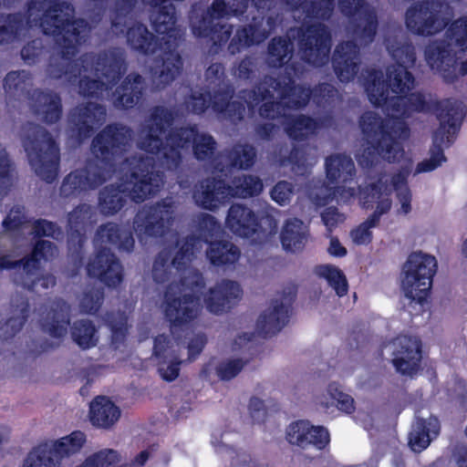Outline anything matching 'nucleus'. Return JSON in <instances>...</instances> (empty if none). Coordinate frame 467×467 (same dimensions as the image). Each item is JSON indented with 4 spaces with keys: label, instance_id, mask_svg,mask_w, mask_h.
<instances>
[{
    "label": "nucleus",
    "instance_id": "4468645a",
    "mask_svg": "<svg viewBox=\"0 0 467 467\" xmlns=\"http://www.w3.org/2000/svg\"><path fill=\"white\" fill-rule=\"evenodd\" d=\"M437 267L435 256L421 251L411 253L403 265L400 277L405 296L422 304L431 288Z\"/></svg>",
    "mask_w": 467,
    "mask_h": 467
},
{
    "label": "nucleus",
    "instance_id": "f257e3e1",
    "mask_svg": "<svg viewBox=\"0 0 467 467\" xmlns=\"http://www.w3.org/2000/svg\"><path fill=\"white\" fill-rule=\"evenodd\" d=\"M74 10L70 5L57 0H32L27 9L26 20L21 15L0 17V44H13L25 38L33 26H39L46 35H53L58 46L57 54L52 56L47 72L51 78L68 82L78 76L79 92L83 96L102 95L103 88H109L125 71L121 57L105 54L95 59L85 56L72 61L77 46L84 40L87 24L84 20H74Z\"/></svg>",
    "mask_w": 467,
    "mask_h": 467
},
{
    "label": "nucleus",
    "instance_id": "9b49d317",
    "mask_svg": "<svg viewBox=\"0 0 467 467\" xmlns=\"http://www.w3.org/2000/svg\"><path fill=\"white\" fill-rule=\"evenodd\" d=\"M22 145L34 172L47 182L57 176L59 149L52 136L42 127L26 125L23 130Z\"/></svg>",
    "mask_w": 467,
    "mask_h": 467
},
{
    "label": "nucleus",
    "instance_id": "c9c22d12",
    "mask_svg": "<svg viewBox=\"0 0 467 467\" xmlns=\"http://www.w3.org/2000/svg\"><path fill=\"white\" fill-rule=\"evenodd\" d=\"M88 417L93 426L109 429L119 420L120 410L109 398L99 396L90 402Z\"/></svg>",
    "mask_w": 467,
    "mask_h": 467
},
{
    "label": "nucleus",
    "instance_id": "9d476101",
    "mask_svg": "<svg viewBox=\"0 0 467 467\" xmlns=\"http://www.w3.org/2000/svg\"><path fill=\"white\" fill-rule=\"evenodd\" d=\"M291 80L288 83L277 82L272 78H266L265 81L257 88V90L244 92V99L249 108H254L261 101L264 104L259 111L265 118L275 119L278 117L280 107L299 108L306 105L310 98V91L302 87H290Z\"/></svg>",
    "mask_w": 467,
    "mask_h": 467
},
{
    "label": "nucleus",
    "instance_id": "de8ad7c7",
    "mask_svg": "<svg viewBox=\"0 0 467 467\" xmlns=\"http://www.w3.org/2000/svg\"><path fill=\"white\" fill-rule=\"evenodd\" d=\"M207 256L213 265L234 264L238 260L240 251L230 242H215L210 244Z\"/></svg>",
    "mask_w": 467,
    "mask_h": 467
},
{
    "label": "nucleus",
    "instance_id": "f03ea898",
    "mask_svg": "<svg viewBox=\"0 0 467 467\" xmlns=\"http://www.w3.org/2000/svg\"><path fill=\"white\" fill-rule=\"evenodd\" d=\"M195 244V239L189 242H180L173 248V257L170 262L171 252L161 251L155 259L152 267V277L156 283H164L170 279L171 269L180 272L183 268V280L180 285L174 280L169 285L165 292L164 312L171 327L182 326L195 318L199 313L201 303L197 294L203 286L201 275L192 270L184 268L194 255L193 250L202 248L201 242Z\"/></svg>",
    "mask_w": 467,
    "mask_h": 467
},
{
    "label": "nucleus",
    "instance_id": "473e14b6",
    "mask_svg": "<svg viewBox=\"0 0 467 467\" xmlns=\"http://www.w3.org/2000/svg\"><path fill=\"white\" fill-rule=\"evenodd\" d=\"M226 227L234 234L249 237L257 232L259 223L254 213L241 204H233L225 219Z\"/></svg>",
    "mask_w": 467,
    "mask_h": 467
},
{
    "label": "nucleus",
    "instance_id": "6e6552de",
    "mask_svg": "<svg viewBox=\"0 0 467 467\" xmlns=\"http://www.w3.org/2000/svg\"><path fill=\"white\" fill-rule=\"evenodd\" d=\"M298 37L299 54L307 63L320 67L328 62L331 36L324 25H313L304 28H291L286 37L274 38L268 47V64L277 67L287 62L294 46L291 38Z\"/></svg>",
    "mask_w": 467,
    "mask_h": 467
},
{
    "label": "nucleus",
    "instance_id": "f8f14e48",
    "mask_svg": "<svg viewBox=\"0 0 467 467\" xmlns=\"http://www.w3.org/2000/svg\"><path fill=\"white\" fill-rule=\"evenodd\" d=\"M262 190V181L253 175L236 177L228 186L221 180L207 179L195 190L193 198L199 206L213 211L229 197H251L259 194Z\"/></svg>",
    "mask_w": 467,
    "mask_h": 467
},
{
    "label": "nucleus",
    "instance_id": "69168bd1",
    "mask_svg": "<svg viewBox=\"0 0 467 467\" xmlns=\"http://www.w3.org/2000/svg\"><path fill=\"white\" fill-rule=\"evenodd\" d=\"M103 301L101 289H93L85 293L80 298L79 306L82 312L88 314L96 313Z\"/></svg>",
    "mask_w": 467,
    "mask_h": 467
},
{
    "label": "nucleus",
    "instance_id": "ddd939ff",
    "mask_svg": "<svg viewBox=\"0 0 467 467\" xmlns=\"http://www.w3.org/2000/svg\"><path fill=\"white\" fill-rule=\"evenodd\" d=\"M247 0H214L206 15L202 17H192V29L195 36L209 37L213 45H222L228 41L232 26L222 23L221 19L237 16L244 13Z\"/></svg>",
    "mask_w": 467,
    "mask_h": 467
},
{
    "label": "nucleus",
    "instance_id": "8fccbe9b",
    "mask_svg": "<svg viewBox=\"0 0 467 467\" xmlns=\"http://www.w3.org/2000/svg\"><path fill=\"white\" fill-rule=\"evenodd\" d=\"M39 267L31 266V278L28 277L26 271L21 268L18 274H16L15 282L35 292H40L41 289H47L55 285V277L51 275H40Z\"/></svg>",
    "mask_w": 467,
    "mask_h": 467
},
{
    "label": "nucleus",
    "instance_id": "e2e57ef3",
    "mask_svg": "<svg viewBox=\"0 0 467 467\" xmlns=\"http://www.w3.org/2000/svg\"><path fill=\"white\" fill-rule=\"evenodd\" d=\"M13 182L12 165L5 151L0 145V195L11 187Z\"/></svg>",
    "mask_w": 467,
    "mask_h": 467
},
{
    "label": "nucleus",
    "instance_id": "b1692460",
    "mask_svg": "<svg viewBox=\"0 0 467 467\" xmlns=\"http://www.w3.org/2000/svg\"><path fill=\"white\" fill-rule=\"evenodd\" d=\"M242 296L243 289L237 282L223 279L209 289L203 301L209 312L221 315L227 312Z\"/></svg>",
    "mask_w": 467,
    "mask_h": 467
},
{
    "label": "nucleus",
    "instance_id": "f3484780",
    "mask_svg": "<svg viewBox=\"0 0 467 467\" xmlns=\"http://www.w3.org/2000/svg\"><path fill=\"white\" fill-rule=\"evenodd\" d=\"M86 441L85 433L76 431L49 443L39 445L28 454L24 467H59L63 460L78 453Z\"/></svg>",
    "mask_w": 467,
    "mask_h": 467
},
{
    "label": "nucleus",
    "instance_id": "aec40b11",
    "mask_svg": "<svg viewBox=\"0 0 467 467\" xmlns=\"http://www.w3.org/2000/svg\"><path fill=\"white\" fill-rule=\"evenodd\" d=\"M338 7L357 27L353 35L359 45L371 43L376 34L377 19L374 11L369 8L365 0H338Z\"/></svg>",
    "mask_w": 467,
    "mask_h": 467
},
{
    "label": "nucleus",
    "instance_id": "dca6fc26",
    "mask_svg": "<svg viewBox=\"0 0 467 467\" xmlns=\"http://www.w3.org/2000/svg\"><path fill=\"white\" fill-rule=\"evenodd\" d=\"M451 16L447 4L435 0L421 1L414 3L407 9L405 26L413 35L432 36L448 26Z\"/></svg>",
    "mask_w": 467,
    "mask_h": 467
},
{
    "label": "nucleus",
    "instance_id": "774afa93",
    "mask_svg": "<svg viewBox=\"0 0 467 467\" xmlns=\"http://www.w3.org/2000/svg\"><path fill=\"white\" fill-rule=\"evenodd\" d=\"M294 194L292 183L279 182L271 191V198L280 205L287 204Z\"/></svg>",
    "mask_w": 467,
    "mask_h": 467
},
{
    "label": "nucleus",
    "instance_id": "79ce46f5",
    "mask_svg": "<svg viewBox=\"0 0 467 467\" xmlns=\"http://www.w3.org/2000/svg\"><path fill=\"white\" fill-rule=\"evenodd\" d=\"M143 88L142 78L138 74H130L122 85L112 94V103L116 108L133 107Z\"/></svg>",
    "mask_w": 467,
    "mask_h": 467
},
{
    "label": "nucleus",
    "instance_id": "09e8293b",
    "mask_svg": "<svg viewBox=\"0 0 467 467\" xmlns=\"http://www.w3.org/2000/svg\"><path fill=\"white\" fill-rule=\"evenodd\" d=\"M92 215V208L88 204L78 206L68 214V227L72 242H75V238H77L78 244L82 243L81 232L91 223Z\"/></svg>",
    "mask_w": 467,
    "mask_h": 467
},
{
    "label": "nucleus",
    "instance_id": "2f4dec72",
    "mask_svg": "<svg viewBox=\"0 0 467 467\" xmlns=\"http://www.w3.org/2000/svg\"><path fill=\"white\" fill-rule=\"evenodd\" d=\"M69 307L64 301L53 303L41 313V326L51 337L60 338L67 334Z\"/></svg>",
    "mask_w": 467,
    "mask_h": 467
},
{
    "label": "nucleus",
    "instance_id": "a878e982",
    "mask_svg": "<svg viewBox=\"0 0 467 467\" xmlns=\"http://www.w3.org/2000/svg\"><path fill=\"white\" fill-rule=\"evenodd\" d=\"M286 5L293 12L296 20L303 22L300 28L306 29L313 25H322L314 19H327L334 10V0H286Z\"/></svg>",
    "mask_w": 467,
    "mask_h": 467
},
{
    "label": "nucleus",
    "instance_id": "e433bc0d",
    "mask_svg": "<svg viewBox=\"0 0 467 467\" xmlns=\"http://www.w3.org/2000/svg\"><path fill=\"white\" fill-rule=\"evenodd\" d=\"M29 106L33 113L47 123H54L60 119V99L54 93L35 90L29 98Z\"/></svg>",
    "mask_w": 467,
    "mask_h": 467
},
{
    "label": "nucleus",
    "instance_id": "5fc2aeb1",
    "mask_svg": "<svg viewBox=\"0 0 467 467\" xmlns=\"http://www.w3.org/2000/svg\"><path fill=\"white\" fill-rule=\"evenodd\" d=\"M121 456L113 449H102L88 456L77 467H122Z\"/></svg>",
    "mask_w": 467,
    "mask_h": 467
},
{
    "label": "nucleus",
    "instance_id": "7ed1b4c3",
    "mask_svg": "<svg viewBox=\"0 0 467 467\" xmlns=\"http://www.w3.org/2000/svg\"><path fill=\"white\" fill-rule=\"evenodd\" d=\"M406 99L400 106L389 108V111H386L388 117L384 119L374 111H368L361 116L359 127L365 143L356 155L361 167H373L380 160L395 162L403 157L402 140L407 138L408 130L401 118L425 109V99L421 94L409 93Z\"/></svg>",
    "mask_w": 467,
    "mask_h": 467
},
{
    "label": "nucleus",
    "instance_id": "c03bdc74",
    "mask_svg": "<svg viewBox=\"0 0 467 467\" xmlns=\"http://www.w3.org/2000/svg\"><path fill=\"white\" fill-rule=\"evenodd\" d=\"M97 241L100 244H110L125 251H130L134 244L130 234L121 231L115 223L100 226L97 234Z\"/></svg>",
    "mask_w": 467,
    "mask_h": 467
},
{
    "label": "nucleus",
    "instance_id": "cd10ccee",
    "mask_svg": "<svg viewBox=\"0 0 467 467\" xmlns=\"http://www.w3.org/2000/svg\"><path fill=\"white\" fill-rule=\"evenodd\" d=\"M182 62L181 56L175 49L169 48L161 56L154 59L150 67L152 85L156 88H162L171 84L181 73Z\"/></svg>",
    "mask_w": 467,
    "mask_h": 467
},
{
    "label": "nucleus",
    "instance_id": "0eeeda50",
    "mask_svg": "<svg viewBox=\"0 0 467 467\" xmlns=\"http://www.w3.org/2000/svg\"><path fill=\"white\" fill-rule=\"evenodd\" d=\"M423 56L431 71L447 83L466 75L467 17L455 20L442 37L430 41Z\"/></svg>",
    "mask_w": 467,
    "mask_h": 467
},
{
    "label": "nucleus",
    "instance_id": "49530a36",
    "mask_svg": "<svg viewBox=\"0 0 467 467\" xmlns=\"http://www.w3.org/2000/svg\"><path fill=\"white\" fill-rule=\"evenodd\" d=\"M255 157L254 149L249 145H236L229 155L225 156L220 154L216 161L218 163L215 166V169L223 171V168H220L219 165L222 163L223 160H227V164L232 167H238L241 169H247L253 165Z\"/></svg>",
    "mask_w": 467,
    "mask_h": 467
},
{
    "label": "nucleus",
    "instance_id": "20e7f679",
    "mask_svg": "<svg viewBox=\"0 0 467 467\" xmlns=\"http://www.w3.org/2000/svg\"><path fill=\"white\" fill-rule=\"evenodd\" d=\"M173 119L172 113L163 108H156L150 119L140 130L137 139V146L142 150L157 154L161 165L168 170L178 167L182 160V151L192 145L194 156L198 160L209 159L216 142L213 138L204 132H199L195 127H188L171 131L165 135V129Z\"/></svg>",
    "mask_w": 467,
    "mask_h": 467
},
{
    "label": "nucleus",
    "instance_id": "f704fd0d",
    "mask_svg": "<svg viewBox=\"0 0 467 467\" xmlns=\"http://www.w3.org/2000/svg\"><path fill=\"white\" fill-rule=\"evenodd\" d=\"M440 431V423L437 418H417L409 434V446L415 452L425 450Z\"/></svg>",
    "mask_w": 467,
    "mask_h": 467
},
{
    "label": "nucleus",
    "instance_id": "c85d7f7f",
    "mask_svg": "<svg viewBox=\"0 0 467 467\" xmlns=\"http://www.w3.org/2000/svg\"><path fill=\"white\" fill-rule=\"evenodd\" d=\"M327 179L329 183L337 185L341 189H348L349 186L356 187L353 181L355 165L352 159L347 155L336 154L328 157L326 161Z\"/></svg>",
    "mask_w": 467,
    "mask_h": 467
},
{
    "label": "nucleus",
    "instance_id": "338daca9",
    "mask_svg": "<svg viewBox=\"0 0 467 467\" xmlns=\"http://www.w3.org/2000/svg\"><path fill=\"white\" fill-rule=\"evenodd\" d=\"M338 384L333 382L327 385L326 389L316 397V403L326 411L336 407Z\"/></svg>",
    "mask_w": 467,
    "mask_h": 467
},
{
    "label": "nucleus",
    "instance_id": "2eb2a0df",
    "mask_svg": "<svg viewBox=\"0 0 467 467\" xmlns=\"http://www.w3.org/2000/svg\"><path fill=\"white\" fill-rule=\"evenodd\" d=\"M462 115L463 106L459 101L447 99L438 104L440 128L434 133L430 156L417 165V173L431 171L446 161L442 145L447 146L451 142V137L455 133Z\"/></svg>",
    "mask_w": 467,
    "mask_h": 467
},
{
    "label": "nucleus",
    "instance_id": "4be33fe9",
    "mask_svg": "<svg viewBox=\"0 0 467 467\" xmlns=\"http://www.w3.org/2000/svg\"><path fill=\"white\" fill-rule=\"evenodd\" d=\"M391 362L396 370L404 375H412L420 367L421 344L418 337L399 336L389 344Z\"/></svg>",
    "mask_w": 467,
    "mask_h": 467
},
{
    "label": "nucleus",
    "instance_id": "864d4df0",
    "mask_svg": "<svg viewBox=\"0 0 467 467\" xmlns=\"http://www.w3.org/2000/svg\"><path fill=\"white\" fill-rule=\"evenodd\" d=\"M318 276L326 279L327 283L334 288L337 295L342 296L347 294L348 282L343 273L331 265H322L316 268Z\"/></svg>",
    "mask_w": 467,
    "mask_h": 467
},
{
    "label": "nucleus",
    "instance_id": "680f3d73",
    "mask_svg": "<svg viewBox=\"0 0 467 467\" xmlns=\"http://www.w3.org/2000/svg\"><path fill=\"white\" fill-rule=\"evenodd\" d=\"M179 349V345L169 336L161 335L154 340V355L158 359L173 357Z\"/></svg>",
    "mask_w": 467,
    "mask_h": 467
},
{
    "label": "nucleus",
    "instance_id": "bf43d9fd",
    "mask_svg": "<svg viewBox=\"0 0 467 467\" xmlns=\"http://www.w3.org/2000/svg\"><path fill=\"white\" fill-rule=\"evenodd\" d=\"M246 363L243 358H227L219 362L214 369L220 379L231 380L243 370Z\"/></svg>",
    "mask_w": 467,
    "mask_h": 467
},
{
    "label": "nucleus",
    "instance_id": "a18cd8bd",
    "mask_svg": "<svg viewBox=\"0 0 467 467\" xmlns=\"http://www.w3.org/2000/svg\"><path fill=\"white\" fill-rule=\"evenodd\" d=\"M285 117V130L287 135L293 140H303L316 133L320 125L311 118L299 115Z\"/></svg>",
    "mask_w": 467,
    "mask_h": 467
},
{
    "label": "nucleus",
    "instance_id": "ea45409f",
    "mask_svg": "<svg viewBox=\"0 0 467 467\" xmlns=\"http://www.w3.org/2000/svg\"><path fill=\"white\" fill-rule=\"evenodd\" d=\"M283 248L291 253L302 250L307 241V227L296 218L287 219L280 232Z\"/></svg>",
    "mask_w": 467,
    "mask_h": 467
},
{
    "label": "nucleus",
    "instance_id": "72a5a7b5",
    "mask_svg": "<svg viewBox=\"0 0 467 467\" xmlns=\"http://www.w3.org/2000/svg\"><path fill=\"white\" fill-rule=\"evenodd\" d=\"M409 174V171H402L396 175H394L391 179V183L388 184L389 179L387 176H383L378 180L376 183H372L366 189H362L361 191L363 192H366V194H371L373 192L372 188L376 185L379 184V182H382V189L381 192H384L385 188L390 190L389 194H391V192L393 189L397 192V198L400 204V207L397 210V213L400 215H407L409 214L412 210L411 205V192L410 189L406 185V178ZM390 197V195H389ZM391 200V198H389Z\"/></svg>",
    "mask_w": 467,
    "mask_h": 467
},
{
    "label": "nucleus",
    "instance_id": "393cba45",
    "mask_svg": "<svg viewBox=\"0 0 467 467\" xmlns=\"http://www.w3.org/2000/svg\"><path fill=\"white\" fill-rule=\"evenodd\" d=\"M274 19L269 16L265 20L264 16H253V22L241 29H238L232 38L228 50L234 55L244 47L263 42L274 29Z\"/></svg>",
    "mask_w": 467,
    "mask_h": 467
},
{
    "label": "nucleus",
    "instance_id": "4c0bfd02",
    "mask_svg": "<svg viewBox=\"0 0 467 467\" xmlns=\"http://www.w3.org/2000/svg\"><path fill=\"white\" fill-rule=\"evenodd\" d=\"M385 45L389 55L398 63L397 67L406 68L415 64V47L400 30L388 33Z\"/></svg>",
    "mask_w": 467,
    "mask_h": 467
},
{
    "label": "nucleus",
    "instance_id": "3c124183",
    "mask_svg": "<svg viewBox=\"0 0 467 467\" xmlns=\"http://www.w3.org/2000/svg\"><path fill=\"white\" fill-rule=\"evenodd\" d=\"M57 254V250L51 242L40 241L36 244L32 255L23 263V270L26 271L28 277L31 278V266L39 267L42 262L51 260Z\"/></svg>",
    "mask_w": 467,
    "mask_h": 467
},
{
    "label": "nucleus",
    "instance_id": "052dcab7",
    "mask_svg": "<svg viewBox=\"0 0 467 467\" xmlns=\"http://www.w3.org/2000/svg\"><path fill=\"white\" fill-rule=\"evenodd\" d=\"M135 0H117L114 17L112 18V29L116 34L122 33L124 26H128L130 18L129 14L134 6Z\"/></svg>",
    "mask_w": 467,
    "mask_h": 467
},
{
    "label": "nucleus",
    "instance_id": "bb28decb",
    "mask_svg": "<svg viewBox=\"0 0 467 467\" xmlns=\"http://www.w3.org/2000/svg\"><path fill=\"white\" fill-rule=\"evenodd\" d=\"M88 275L108 286L115 287L122 282V266L109 250L100 251L88 265Z\"/></svg>",
    "mask_w": 467,
    "mask_h": 467
},
{
    "label": "nucleus",
    "instance_id": "423d86ee",
    "mask_svg": "<svg viewBox=\"0 0 467 467\" xmlns=\"http://www.w3.org/2000/svg\"><path fill=\"white\" fill-rule=\"evenodd\" d=\"M119 183L105 187L99 194L101 213L111 215L124 205L123 194L137 202L154 194L163 183L162 176L154 171L152 158L136 154L126 158L118 170Z\"/></svg>",
    "mask_w": 467,
    "mask_h": 467
},
{
    "label": "nucleus",
    "instance_id": "39448f33",
    "mask_svg": "<svg viewBox=\"0 0 467 467\" xmlns=\"http://www.w3.org/2000/svg\"><path fill=\"white\" fill-rule=\"evenodd\" d=\"M132 131L124 126H109L92 143L95 160L85 169L69 173L63 181L60 194L64 198L77 197L81 192L101 185L111 173V161L130 146Z\"/></svg>",
    "mask_w": 467,
    "mask_h": 467
},
{
    "label": "nucleus",
    "instance_id": "a211bd4d",
    "mask_svg": "<svg viewBox=\"0 0 467 467\" xmlns=\"http://www.w3.org/2000/svg\"><path fill=\"white\" fill-rule=\"evenodd\" d=\"M174 219V208L171 201H163L155 206L143 207L135 216L134 231L140 242L150 237L162 235L171 225Z\"/></svg>",
    "mask_w": 467,
    "mask_h": 467
},
{
    "label": "nucleus",
    "instance_id": "13d9d810",
    "mask_svg": "<svg viewBox=\"0 0 467 467\" xmlns=\"http://www.w3.org/2000/svg\"><path fill=\"white\" fill-rule=\"evenodd\" d=\"M221 233V225L215 220V218L208 213L202 214L201 222H200V234L204 239L203 241L200 237L192 236L190 239L185 242H189L191 244V240L195 239V244L197 247L199 244L198 241L201 242L202 248L200 250H193L194 254L196 252H200L202 249L203 242H208L209 239H212L214 236H217Z\"/></svg>",
    "mask_w": 467,
    "mask_h": 467
},
{
    "label": "nucleus",
    "instance_id": "412c9836",
    "mask_svg": "<svg viewBox=\"0 0 467 467\" xmlns=\"http://www.w3.org/2000/svg\"><path fill=\"white\" fill-rule=\"evenodd\" d=\"M231 93V90L223 93L217 92L212 99L210 94L193 91L185 101V106L189 111L193 113H202L212 106L213 109L221 114L223 118L232 121L239 120L243 118L244 108L236 101H229V99L232 98Z\"/></svg>",
    "mask_w": 467,
    "mask_h": 467
},
{
    "label": "nucleus",
    "instance_id": "a19ab883",
    "mask_svg": "<svg viewBox=\"0 0 467 467\" xmlns=\"http://www.w3.org/2000/svg\"><path fill=\"white\" fill-rule=\"evenodd\" d=\"M127 43L130 48L143 55L155 53L160 46L159 39L140 23L128 27Z\"/></svg>",
    "mask_w": 467,
    "mask_h": 467
},
{
    "label": "nucleus",
    "instance_id": "7c9ffc66",
    "mask_svg": "<svg viewBox=\"0 0 467 467\" xmlns=\"http://www.w3.org/2000/svg\"><path fill=\"white\" fill-rule=\"evenodd\" d=\"M105 119V109L92 102L76 108L71 114V122L80 138L88 137L94 129L104 123Z\"/></svg>",
    "mask_w": 467,
    "mask_h": 467
},
{
    "label": "nucleus",
    "instance_id": "1a4fd4ad",
    "mask_svg": "<svg viewBox=\"0 0 467 467\" xmlns=\"http://www.w3.org/2000/svg\"><path fill=\"white\" fill-rule=\"evenodd\" d=\"M369 101L375 106L389 108L404 103L408 95L415 87V79L403 67H389L386 74L381 70L368 71L364 83Z\"/></svg>",
    "mask_w": 467,
    "mask_h": 467
},
{
    "label": "nucleus",
    "instance_id": "4d7b16f0",
    "mask_svg": "<svg viewBox=\"0 0 467 467\" xmlns=\"http://www.w3.org/2000/svg\"><path fill=\"white\" fill-rule=\"evenodd\" d=\"M28 305L23 302L20 308L10 317L6 322L0 327V337L7 339L14 337L23 327L27 313Z\"/></svg>",
    "mask_w": 467,
    "mask_h": 467
},
{
    "label": "nucleus",
    "instance_id": "0e129e2a",
    "mask_svg": "<svg viewBox=\"0 0 467 467\" xmlns=\"http://www.w3.org/2000/svg\"><path fill=\"white\" fill-rule=\"evenodd\" d=\"M181 363L182 360L178 354L169 357V358L159 359L158 366L161 377L167 381L174 380L179 376Z\"/></svg>",
    "mask_w": 467,
    "mask_h": 467
},
{
    "label": "nucleus",
    "instance_id": "6ab92c4d",
    "mask_svg": "<svg viewBox=\"0 0 467 467\" xmlns=\"http://www.w3.org/2000/svg\"><path fill=\"white\" fill-rule=\"evenodd\" d=\"M381 184L382 182L380 181L379 184L373 187L371 194H366V192H363L358 188L363 206L366 208L375 207V211L367 221L350 232V238L355 244L365 245L369 244L372 239L370 229L375 227L379 223V217L388 213L391 208L392 201L389 197L390 190L386 187L384 192H381Z\"/></svg>",
    "mask_w": 467,
    "mask_h": 467
},
{
    "label": "nucleus",
    "instance_id": "58836bf2",
    "mask_svg": "<svg viewBox=\"0 0 467 467\" xmlns=\"http://www.w3.org/2000/svg\"><path fill=\"white\" fill-rule=\"evenodd\" d=\"M288 317L287 306L275 299L260 315L257 320V329L265 336H272L279 332L285 326Z\"/></svg>",
    "mask_w": 467,
    "mask_h": 467
},
{
    "label": "nucleus",
    "instance_id": "6e6d98bb",
    "mask_svg": "<svg viewBox=\"0 0 467 467\" xmlns=\"http://www.w3.org/2000/svg\"><path fill=\"white\" fill-rule=\"evenodd\" d=\"M30 86L31 78L25 70L10 72L5 77L4 83L6 93L17 97L27 91Z\"/></svg>",
    "mask_w": 467,
    "mask_h": 467
},
{
    "label": "nucleus",
    "instance_id": "37998d69",
    "mask_svg": "<svg viewBox=\"0 0 467 467\" xmlns=\"http://www.w3.org/2000/svg\"><path fill=\"white\" fill-rule=\"evenodd\" d=\"M323 184L314 187L309 192L310 200L318 206L327 204L336 199L337 202H348L356 196V187L349 186L348 189H341L337 186Z\"/></svg>",
    "mask_w": 467,
    "mask_h": 467
},
{
    "label": "nucleus",
    "instance_id": "c756f323",
    "mask_svg": "<svg viewBox=\"0 0 467 467\" xmlns=\"http://www.w3.org/2000/svg\"><path fill=\"white\" fill-rule=\"evenodd\" d=\"M358 49L356 44L347 41L339 44L333 56V65L342 82L350 81L358 73Z\"/></svg>",
    "mask_w": 467,
    "mask_h": 467
},
{
    "label": "nucleus",
    "instance_id": "603ef678",
    "mask_svg": "<svg viewBox=\"0 0 467 467\" xmlns=\"http://www.w3.org/2000/svg\"><path fill=\"white\" fill-rule=\"evenodd\" d=\"M72 338L82 348L94 347L98 342L96 328L87 319L74 323L72 327Z\"/></svg>",
    "mask_w": 467,
    "mask_h": 467
},
{
    "label": "nucleus",
    "instance_id": "5701e85b",
    "mask_svg": "<svg viewBox=\"0 0 467 467\" xmlns=\"http://www.w3.org/2000/svg\"><path fill=\"white\" fill-rule=\"evenodd\" d=\"M286 441L289 444L306 450H324L330 442L328 431L322 426H315L307 420H297L286 429Z\"/></svg>",
    "mask_w": 467,
    "mask_h": 467
}]
</instances>
